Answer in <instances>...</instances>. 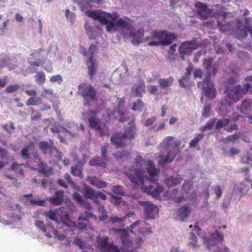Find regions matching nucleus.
<instances>
[{
	"label": "nucleus",
	"instance_id": "obj_19",
	"mask_svg": "<svg viewBox=\"0 0 252 252\" xmlns=\"http://www.w3.org/2000/svg\"><path fill=\"white\" fill-rule=\"evenodd\" d=\"M156 119L157 118L155 116L148 118L145 122L144 124V126L147 127L151 126V129L154 131H158L164 129L165 127L166 120H162L158 125H154Z\"/></svg>",
	"mask_w": 252,
	"mask_h": 252
},
{
	"label": "nucleus",
	"instance_id": "obj_44",
	"mask_svg": "<svg viewBox=\"0 0 252 252\" xmlns=\"http://www.w3.org/2000/svg\"><path fill=\"white\" fill-rule=\"evenodd\" d=\"M144 107V103L141 99H138L133 103L132 109L133 111H141Z\"/></svg>",
	"mask_w": 252,
	"mask_h": 252
},
{
	"label": "nucleus",
	"instance_id": "obj_7",
	"mask_svg": "<svg viewBox=\"0 0 252 252\" xmlns=\"http://www.w3.org/2000/svg\"><path fill=\"white\" fill-rule=\"evenodd\" d=\"M97 47L94 44H91L89 49L88 53L85 49L81 52L82 55L84 56H88V61L86 62L87 68L88 70V74L90 75V78L92 80L94 75L95 74L97 70V64L95 61L94 60V54L96 52Z\"/></svg>",
	"mask_w": 252,
	"mask_h": 252
},
{
	"label": "nucleus",
	"instance_id": "obj_33",
	"mask_svg": "<svg viewBox=\"0 0 252 252\" xmlns=\"http://www.w3.org/2000/svg\"><path fill=\"white\" fill-rule=\"evenodd\" d=\"M57 214L63 223L67 224V223L70 222L69 214L64 211L62 208H60L57 210Z\"/></svg>",
	"mask_w": 252,
	"mask_h": 252
},
{
	"label": "nucleus",
	"instance_id": "obj_62",
	"mask_svg": "<svg viewBox=\"0 0 252 252\" xmlns=\"http://www.w3.org/2000/svg\"><path fill=\"white\" fill-rule=\"evenodd\" d=\"M32 113L31 114V121H38L41 118V115L34 111L33 109H32Z\"/></svg>",
	"mask_w": 252,
	"mask_h": 252
},
{
	"label": "nucleus",
	"instance_id": "obj_40",
	"mask_svg": "<svg viewBox=\"0 0 252 252\" xmlns=\"http://www.w3.org/2000/svg\"><path fill=\"white\" fill-rule=\"evenodd\" d=\"M101 12H102L101 11L99 10H89L85 12V14L89 17L91 18L94 20H97Z\"/></svg>",
	"mask_w": 252,
	"mask_h": 252
},
{
	"label": "nucleus",
	"instance_id": "obj_32",
	"mask_svg": "<svg viewBox=\"0 0 252 252\" xmlns=\"http://www.w3.org/2000/svg\"><path fill=\"white\" fill-rule=\"evenodd\" d=\"M252 107V101L250 99H245L241 103L240 111L242 113L246 114L251 110Z\"/></svg>",
	"mask_w": 252,
	"mask_h": 252
},
{
	"label": "nucleus",
	"instance_id": "obj_15",
	"mask_svg": "<svg viewBox=\"0 0 252 252\" xmlns=\"http://www.w3.org/2000/svg\"><path fill=\"white\" fill-rule=\"evenodd\" d=\"M198 48L196 41L191 40L183 42L179 46L178 51L181 55H190L191 53Z\"/></svg>",
	"mask_w": 252,
	"mask_h": 252
},
{
	"label": "nucleus",
	"instance_id": "obj_51",
	"mask_svg": "<svg viewBox=\"0 0 252 252\" xmlns=\"http://www.w3.org/2000/svg\"><path fill=\"white\" fill-rule=\"evenodd\" d=\"M107 193L108 195H110L111 198L113 199V201H112V202L115 206L120 205L122 201V197L113 195L111 192H107Z\"/></svg>",
	"mask_w": 252,
	"mask_h": 252
},
{
	"label": "nucleus",
	"instance_id": "obj_43",
	"mask_svg": "<svg viewBox=\"0 0 252 252\" xmlns=\"http://www.w3.org/2000/svg\"><path fill=\"white\" fill-rule=\"evenodd\" d=\"M35 81L38 84H43L46 80L45 74L43 72H38L35 76Z\"/></svg>",
	"mask_w": 252,
	"mask_h": 252
},
{
	"label": "nucleus",
	"instance_id": "obj_29",
	"mask_svg": "<svg viewBox=\"0 0 252 252\" xmlns=\"http://www.w3.org/2000/svg\"><path fill=\"white\" fill-rule=\"evenodd\" d=\"M26 166L24 164H18L16 162H14L12 163L10 167V170L15 172V173L21 177H24V168Z\"/></svg>",
	"mask_w": 252,
	"mask_h": 252
},
{
	"label": "nucleus",
	"instance_id": "obj_27",
	"mask_svg": "<svg viewBox=\"0 0 252 252\" xmlns=\"http://www.w3.org/2000/svg\"><path fill=\"white\" fill-rule=\"evenodd\" d=\"M87 180L91 185L98 189L104 188L107 186V183L105 181L100 180L95 176H88Z\"/></svg>",
	"mask_w": 252,
	"mask_h": 252
},
{
	"label": "nucleus",
	"instance_id": "obj_11",
	"mask_svg": "<svg viewBox=\"0 0 252 252\" xmlns=\"http://www.w3.org/2000/svg\"><path fill=\"white\" fill-rule=\"evenodd\" d=\"M97 243L101 251L103 252H120L119 249L112 243H108L109 238L97 237Z\"/></svg>",
	"mask_w": 252,
	"mask_h": 252
},
{
	"label": "nucleus",
	"instance_id": "obj_14",
	"mask_svg": "<svg viewBox=\"0 0 252 252\" xmlns=\"http://www.w3.org/2000/svg\"><path fill=\"white\" fill-rule=\"evenodd\" d=\"M117 102L118 106V113L120 116L119 121L122 123L125 122L130 121L134 123L135 119L133 117H130V114L126 113V112H123L121 109V108L124 107L125 103V99L124 98L118 97L117 99Z\"/></svg>",
	"mask_w": 252,
	"mask_h": 252
},
{
	"label": "nucleus",
	"instance_id": "obj_42",
	"mask_svg": "<svg viewBox=\"0 0 252 252\" xmlns=\"http://www.w3.org/2000/svg\"><path fill=\"white\" fill-rule=\"evenodd\" d=\"M83 193L86 198L92 199L96 194V192L94 189L88 187L84 189Z\"/></svg>",
	"mask_w": 252,
	"mask_h": 252
},
{
	"label": "nucleus",
	"instance_id": "obj_56",
	"mask_svg": "<svg viewBox=\"0 0 252 252\" xmlns=\"http://www.w3.org/2000/svg\"><path fill=\"white\" fill-rule=\"evenodd\" d=\"M215 121L211 120L206 123V124L202 126L200 130L202 131H204L206 130L211 129L214 126Z\"/></svg>",
	"mask_w": 252,
	"mask_h": 252
},
{
	"label": "nucleus",
	"instance_id": "obj_59",
	"mask_svg": "<svg viewBox=\"0 0 252 252\" xmlns=\"http://www.w3.org/2000/svg\"><path fill=\"white\" fill-rule=\"evenodd\" d=\"M211 106L206 105L203 109L202 116L204 118H208L210 115Z\"/></svg>",
	"mask_w": 252,
	"mask_h": 252
},
{
	"label": "nucleus",
	"instance_id": "obj_48",
	"mask_svg": "<svg viewBox=\"0 0 252 252\" xmlns=\"http://www.w3.org/2000/svg\"><path fill=\"white\" fill-rule=\"evenodd\" d=\"M230 122V120L228 119H222L219 120L216 123V129H220L223 126H226Z\"/></svg>",
	"mask_w": 252,
	"mask_h": 252
},
{
	"label": "nucleus",
	"instance_id": "obj_34",
	"mask_svg": "<svg viewBox=\"0 0 252 252\" xmlns=\"http://www.w3.org/2000/svg\"><path fill=\"white\" fill-rule=\"evenodd\" d=\"M118 27H121L122 29H126L128 31H131L132 27L129 22H126L122 18L119 19L116 23Z\"/></svg>",
	"mask_w": 252,
	"mask_h": 252
},
{
	"label": "nucleus",
	"instance_id": "obj_28",
	"mask_svg": "<svg viewBox=\"0 0 252 252\" xmlns=\"http://www.w3.org/2000/svg\"><path fill=\"white\" fill-rule=\"evenodd\" d=\"M107 160H104V159L100 158V157H96L89 161V165L95 167H102L105 168L107 163Z\"/></svg>",
	"mask_w": 252,
	"mask_h": 252
},
{
	"label": "nucleus",
	"instance_id": "obj_10",
	"mask_svg": "<svg viewBox=\"0 0 252 252\" xmlns=\"http://www.w3.org/2000/svg\"><path fill=\"white\" fill-rule=\"evenodd\" d=\"M114 232L118 233L123 243L122 252H133V245L128 238V232L125 229H115Z\"/></svg>",
	"mask_w": 252,
	"mask_h": 252
},
{
	"label": "nucleus",
	"instance_id": "obj_26",
	"mask_svg": "<svg viewBox=\"0 0 252 252\" xmlns=\"http://www.w3.org/2000/svg\"><path fill=\"white\" fill-rule=\"evenodd\" d=\"M63 193L64 191L63 190H59L55 192L54 197L49 198V201L53 205H60L63 202Z\"/></svg>",
	"mask_w": 252,
	"mask_h": 252
},
{
	"label": "nucleus",
	"instance_id": "obj_55",
	"mask_svg": "<svg viewBox=\"0 0 252 252\" xmlns=\"http://www.w3.org/2000/svg\"><path fill=\"white\" fill-rule=\"evenodd\" d=\"M189 240H190V242H189V245L193 248L196 247L197 246L196 243L197 238L193 233H190Z\"/></svg>",
	"mask_w": 252,
	"mask_h": 252
},
{
	"label": "nucleus",
	"instance_id": "obj_50",
	"mask_svg": "<svg viewBox=\"0 0 252 252\" xmlns=\"http://www.w3.org/2000/svg\"><path fill=\"white\" fill-rule=\"evenodd\" d=\"M20 88V86L18 84L10 85L7 87L4 90L6 93H13L17 92Z\"/></svg>",
	"mask_w": 252,
	"mask_h": 252
},
{
	"label": "nucleus",
	"instance_id": "obj_5",
	"mask_svg": "<svg viewBox=\"0 0 252 252\" xmlns=\"http://www.w3.org/2000/svg\"><path fill=\"white\" fill-rule=\"evenodd\" d=\"M77 89L79 94L83 98L84 106L89 107L93 102L97 100V91L91 84L83 82Z\"/></svg>",
	"mask_w": 252,
	"mask_h": 252
},
{
	"label": "nucleus",
	"instance_id": "obj_58",
	"mask_svg": "<svg viewBox=\"0 0 252 252\" xmlns=\"http://www.w3.org/2000/svg\"><path fill=\"white\" fill-rule=\"evenodd\" d=\"M124 221L123 220V217H119L117 216H114L112 217H110L108 220V222H110L112 223H116L117 222H123Z\"/></svg>",
	"mask_w": 252,
	"mask_h": 252
},
{
	"label": "nucleus",
	"instance_id": "obj_41",
	"mask_svg": "<svg viewBox=\"0 0 252 252\" xmlns=\"http://www.w3.org/2000/svg\"><path fill=\"white\" fill-rule=\"evenodd\" d=\"M35 225L43 232H46L47 229L49 231L50 230H51V229H50V227H52V226L48 225L47 226H46L44 222L42 220L35 221Z\"/></svg>",
	"mask_w": 252,
	"mask_h": 252
},
{
	"label": "nucleus",
	"instance_id": "obj_16",
	"mask_svg": "<svg viewBox=\"0 0 252 252\" xmlns=\"http://www.w3.org/2000/svg\"><path fill=\"white\" fill-rule=\"evenodd\" d=\"M214 60L212 57L204 58L203 62V65L207 72L209 77L211 74L215 76L219 70V64L214 63L213 64Z\"/></svg>",
	"mask_w": 252,
	"mask_h": 252
},
{
	"label": "nucleus",
	"instance_id": "obj_18",
	"mask_svg": "<svg viewBox=\"0 0 252 252\" xmlns=\"http://www.w3.org/2000/svg\"><path fill=\"white\" fill-rule=\"evenodd\" d=\"M140 204L144 208V211L146 214L145 220L154 219L155 218V215L158 213V208L148 202H143Z\"/></svg>",
	"mask_w": 252,
	"mask_h": 252
},
{
	"label": "nucleus",
	"instance_id": "obj_39",
	"mask_svg": "<svg viewBox=\"0 0 252 252\" xmlns=\"http://www.w3.org/2000/svg\"><path fill=\"white\" fill-rule=\"evenodd\" d=\"M71 173L73 176L78 177L81 179L83 177L82 169L78 165H75L71 167Z\"/></svg>",
	"mask_w": 252,
	"mask_h": 252
},
{
	"label": "nucleus",
	"instance_id": "obj_57",
	"mask_svg": "<svg viewBox=\"0 0 252 252\" xmlns=\"http://www.w3.org/2000/svg\"><path fill=\"white\" fill-rule=\"evenodd\" d=\"M217 25L219 26L220 30L223 32L228 31L230 28V24L229 23L227 24L223 25L222 24L221 22L218 21Z\"/></svg>",
	"mask_w": 252,
	"mask_h": 252
},
{
	"label": "nucleus",
	"instance_id": "obj_49",
	"mask_svg": "<svg viewBox=\"0 0 252 252\" xmlns=\"http://www.w3.org/2000/svg\"><path fill=\"white\" fill-rule=\"evenodd\" d=\"M204 137V134H199L197 135L192 140H191L189 143V147H195L198 142L202 139V138Z\"/></svg>",
	"mask_w": 252,
	"mask_h": 252
},
{
	"label": "nucleus",
	"instance_id": "obj_13",
	"mask_svg": "<svg viewBox=\"0 0 252 252\" xmlns=\"http://www.w3.org/2000/svg\"><path fill=\"white\" fill-rule=\"evenodd\" d=\"M201 84L202 85V91L205 96L210 99L216 97V90L214 84L210 80H205L203 82H200L198 86Z\"/></svg>",
	"mask_w": 252,
	"mask_h": 252
},
{
	"label": "nucleus",
	"instance_id": "obj_31",
	"mask_svg": "<svg viewBox=\"0 0 252 252\" xmlns=\"http://www.w3.org/2000/svg\"><path fill=\"white\" fill-rule=\"evenodd\" d=\"M34 149V145L31 143L24 147L21 152V157L24 159H29L31 158L30 153Z\"/></svg>",
	"mask_w": 252,
	"mask_h": 252
},
{
	"label": "nucleus",
	"instance_id": "obj_23",
	"mask_svg": "<svg viewBox=\"0 0 252 252\" xmlns=\"http://www.w3.org/2000/svg\"><path fill=\"white\" fill-rule=\"evenodd\" d=\"M84 114L85 115L88 114L94 117L90 118L88 119L89 126L92 128L95 129V130H101L100 121L98 119L95 118L96 112L94 111L89 110L88 113H85Z\"/></svg>",
	"mask_w": 252,
	"mask_h": 252
},
{
	"label": "nucleus",
	"instance_id": "obj_37",
	"mask_svg": "<svg viewBox=\"0 0 252 252\" xmlns=\"http://www.w3.org/2000/svg\"><path fill=\"white\" fill-rule=\"evenodd\" d=\"M39 171L41 174L43 175L44 177H47L49 175L52 174V169L51 167L48 166L47 165L41 163V165L39 167Z\"/></svg>",
	"mask_w": 252,
	"mask_h": 252
},
{
	"label": "nucleus",
	"instance_id": "obj_46",
	"mask_svg": "<svg viewBox=\"0 0 252 252\" xmlns=\"http://www.w3.org/2000/svg\"><path fill=\"white\" fill-rule=\"evenodd\" d=\"M193 183L191 180H186L183 183L182 188L183 192L186 191L187 193L192 188Z\"/></svg>",
	"mask_w": 252,
	"mask_h": 252
},
{
	"label": "nucleus",
	"instance_id": "obj_1",
	"mask_svg": "<svg viewBox=\"0 0 252 252\" xmlns=\"http://www.w3.org/2000/svg\"><path fill=\"white\" fill-rule=\"evenodd\" d=\"M174 138L171 136H166L163 139L161 143L162 148L165 150H169L171 148L173 149L169 150L165 156L159 155V165L163 166L166 163L172 162L179 152V148L181 142L179 140L174 141Z\"/></svg>",
	"mask_w": 252,
	"mask_h": 252
},
{
	"label": "nucleus",
	"instance_id": "obj_45",
	"mask_svg": "<svg viewBox=\"0 0 252 252\" xmlns=\"http://www.w3.org/2000/svg\"><path fill=\"white\" fill-rule=\"evenodd\" d=\"M98 210L101 212V215H99V220L101 221H104L108 219V214L106 210H105L104 206L100 205L98 207Z\"/></svg>",
	"mask_w": 252,
	"mask_h": 252
},
{
	"label": "nucleus",
	"instance_id": "obj_9",
	"mask_svg": "<svg viewBox=\"0 0 252 252\" xmlns=\"http://www.w3.org/2000/svg\"><path fill=\"white\" fill-rule=\"evenodd\" d=\"M38 146L43 154L49 153L52 158H56L59 160L62 159V153L54 146L53 142L49 143L46 141H40Z\"/></svg>",
	"mask_w": 252,
	"mask_h": 252
},
{
	"label": "nucleus",
	"instance_id": "obj_47",
	"mask_svg": "<svg viewBox=\"0 0 252 252\" xmlns=\"http://www.w3.org/2000/svg\"><path fill=\"white\" fill-rule=\"evenodd\" d=\"M57 210L56 211L50 210L48 212H45L44 215L46 217L49 218L50 220L58 222Z\"/></svg>",
	"mask_w": 252,
	"mask_h": 252
},
{
	"label": "nucleus",
	"instance_id": "obj_52",
	"mask_svg": "<svg viewBox=\"0 0 252 252\" xmlns=\"http://www.w3.org/2000/svg\"><path fill=\"white\" fill-rule=\"evenodd\" d=\"M211 237L212 239L217 240L220 242H221L223 240V236L220 234L218 230H216L214 233L211 234Z\"/></svg>",
	"mask_w": 252,
	"mask_h": 252
},
{
	"label": "nucleus",
	"instance_id": "obj_25",
	"mask_svg": "<svg viewBox=\"0 0 252 252\" xmlns=\"http://www.w3.org/2000/svg\"><path fill=\"white\" fill-rule=\"evenodd\" d=\"M183 181L182 177L180 175H177L176 176H170L165 179V183L168 188L180 185Z\"/></svg>",
	"mask_w": 252,
	"mask_h": 252
},
{
	"label": "nucleus",
	"instance_id": "obj_24",
	"mask_svg": "<svg viewBox=\"0 0 252 252\" xmlns=\"http://www.w3.org/2000/svg\"><path fill=\"white\" fill-rule=\"evenodd\" d=\"M93 214L91 213L86 212L85 216H80L78 218L77 227L81 229L86 230L87 229L88 219L92 217Z\"/></svg>",
	"mask_w": 252,
	"mask_h": 252
},
{
	"label": "nucleus",
	"instance_id": "obj_20",
	"mask_svg": "<svg viewBox=\"0 0 252 252\" xmlns=\"http://www.w3.org/2000/svg\"><path fill=\"white\" fill-rule=\"evenodd\" d=\"M146 225H147V223L140 220H137L130 225V232L134 234H143L146 232H150V228L144 227Z\"/></svg>",
	"mask_w": 252,
	"mask_h": 252
},
{
	"label": "nucleus",
	"instance_id": "obj_30",
	"mask_svg": "<svg viewBox=\"0 0 252 252\" xmlns=\"http://www.w3.org/2000/svg\"><path fill=\"white\" fill-rule=\"evenodd\" d=\"M176 214L181 220L184 221L189 215V210L187 206L184 205L177 211Z\"/></svg>",
	"mask_w": 252,
	"mask_h": 252
},
{
	"label": "nucleus",
	"instance_id": "obj_61",
	"mask_svg": "<svg viewBox=\"0 0 252 252\" xmlns=\"http://www.w3.org/2000/svg\"><path fill=\"white\" fill-rule=\"evenodd\" d=\"M108 145H103L101 148V156L104 159V160L108 161V158L107 156Z\"/></svg>",
	"mask_w": 252,
	"mask_h": 252
},
{
	"label": "nucleus",
	"instance_id": "obj_36",
	"mask_svg": "<svg viewBox=\"0 0 252 252\" xmlns=\"http://www.w3.org/2000/svg\"><path fill=\"white\" fill-rule=\"evenodd\" d=\"M174 78L172 76H170L166 79H159L158 83L162 88H165L171 85L173 82Z\"/></svg>",
	"mask_w": 252,
	"mask_h": 252
},
{
	"label": "nucleus",
	"instance_id": "obj_2",
	"mask_svg": "<svg viewBox=\"0 0 252 252\" xmlns=\"http://www.w3.org/2000/svg\"><path fill=\"white\" fill-rule=\"evenodd\" d=\"M142 162V156L137 154L135 161L136 168L128 169L125 171L126 175L131 181L133 187L135 188H138L139 184H142L146 180L148 181V177L144 175L145 172L138 169L141 167Z\"/></svg>",
	"mask_w": 252,
	"mask_h": 252
},
{
	"label": "nucleus",
	"instance_id": "obj_3",
	"mask_svg": "<svg viewBox=\"0 0 252 252\" xmlns=\"http://www.w3.org/2000/svg\"><path fill=\"white\" fill-rule=\"evenodd\" d=\"M249 87L248 84L244 85L243 87H242L240 85H237L232 88H230L228 85H226L225 92L227 94V98L222 99L220 101L221 106H230L234 102L239 101L242 95L248 92Z\"/></svg>",
	"mask_w": 252,
	"mask_h": 252
},
{
	"label": "nucleus",
	"instance_id": "obj_63",
	"mask_svg": "<svg viewBox=\"0 0 252 252\" xmlns=\"http://www.w3.org/2000/svg\"><path fill=\"white\" fill-rule=\"evenodd\" d=\"M106 25V29L108 32H111L112 31H115V24L111 21H109L108 23L105 24Z\"/></svg>",
	"mask_w": 252,
	"mask_h": 252
},
{
	"label": "nucleus",
	"instance_id": "obj_35",
	"mask_svg": "<svg viewBox=\"0 0 252 252\" xmlns=\"http://www.w3.org/2000/svg\"><path fill=\"white\" fill-rule=\"evenodd\" d=\"M189 78L190 75L185 73L182 78L178 80L179 86L183 88H188L189 87Z\"/></svg>",
	"mask_w": 252,
	"mask_h": 252
},
{
	"label": "nucleus",
	"instance_id": "obj_4",
	"mask_svg": "<svg viewBox=\"0 0 252 252\" xmlns=\"http://www.w3.org/2000/svg\"><path fill=\"white\" fill-rule=\"evenodd\" d=\"M146 169L150 176V178L149 179H148V181L146 180L142 184H141V185H142L141 189L144 192H146L148 193L151 192L152 196L155 198H158L159 196L160 193L163 191V186H158V187L152 191L151 190L153 188H152L151 185H150L149 187L146 188L144 184L146 181H148L150 183H154L155 182V180L153 179V178L158 175L159 171L155 167V165L152 160H148L147 161ZM139 185H140V184H139Z\"/></svg>",
	"mask_w": 252,
	"mask_h": 252
},
{
	"label": "nucleus",
	"instance_id": "obj_54",
	"mask_svg": "<svg viewBox=\"0 0 252 252\" xmlns=\"http://www.w3.org/2000/svg\"><path fill=\"white\" fill-rule=\"evenodd\" d=\"M3 129L5 130L7 132L11 133L15 129V126L11 122H8L5 125L2 126Z\"/></svg>",
	"mask_w": 252,
	"mask_h": 252
},
{
	"label": "nucleus",
	"instance_id": "obj_6",
	"mask_svg": "<svg viewBox=\"0 0 252 252\" xmlns=\"http://www.w3.org/2000/svg\"><path fill=\"white\" fill-rule=\"evenodd\" d=\"M129 125L130 126L125 130L124 133H117L111 137V143L116 148L124 147L126 139H130L134 137L136 133V126L132 122H130Z\"/></svg>",
	"mask_w": 252,
	"mask_h": 252
},
{
	"label": "nucleus",
	"instance_id": "obj_21",
	"mask_svg": "<svg viewBox=\"0 0 252 252\" xmlns=\"http://www.w3.org/2000/svg\"><path fill=\"white\" fill-rule=\"evenodd\" d=\"M144 29L140 28L135 32H132V29L129 31L128 33H125L124 34L129 37L132 38V42L134 45H138L142 42L144 36Z\"/></svg>",
	"mask_w": 252,
	"mask_h": 252
},
{
	"label": "nucleus",
	"instance_id": "obj_12",
	"mask_svg": "<svg viewBox=\"0 0 252 252\" xmlns=\"http://www.w3.org/2000/svg\"><path fill=\"white\" fill-rule=\"evenodd\" d=\"M248 32L252 38V26H244L242 20L237 19L235 31L236 37L239 39H244L248 36Z\"/></svg>",
	"mask_w": 252,
	"mask_h": 252
},
{
	"label": "nucleus",
	"instance_id": "obj_60",
	"mask_svg": "<svg viewBox=\"0 0 252 252\" xmlns=\"http://www.w3.org/2000/svg\"><path fill=\"white\" fill-rule=\"evenodd\" d=\"M73 199L76 202H77L79 204L81 205L84 203L85 201L81 196V195L77 192H75L73 194Z\"/></svg>",
	"mask_w": 252,
	"mask_h": 252
},
{
	"label": "nucleus",
	"instance_id": "obj_22",
	"mask_svg": "<svg viewBox=\"0 0 252 252\" xmlns=\"http://www.w3.org/2000/svg\"><path fill=\"white\" fill-rule=\"evenodd\" d=\"M131 92L136 97H141L142 94L145 92V82L142 79H139L137 82L132 87Z\"/></svg>",
	"mask_w": 252,
	"mask_h": 252
},
{
	"label": "nucleus",
	"instance_id": "obj_38",
	"mask_svg": "<svg viewBox=\"0 0 252 252\" xmlns=\"http://www.w3.org/2000/svg\"><path fill=\"white\" fill-rule=\"evenodd\" d=\"M42 103V99L39 96L30 97L26 102V105L28 106L38 105Z\"/></svg>",
	"mask_w": 252,
	"mask_h": 252
},
{
	"label": "nucleus",
	"instance_id": "obj_64",
	"mask_svg": "<svg viewBox=\"0 0 252 252\" xmlns=\"http://www.w3.org/2000/svg\"><path fill=\"white\" fill-rule=\"evenodd\" d=\"M105 12H102L99 17V18L97 20L103 25L107 24L108 22L109 21V20H108L106 17L105 16Z\"/></svg>",
	"mask_w": 252,
	"mask_h": 252
},
{
	"label": "nucleus",
	"instance_id": "obj_17",
	"mask_svg": "<svg viewBox=\"0 0 252 252\" xmlns=\"http://www.w3.org/2000/svg\"><path fill=\"white\" fill-rule=\"evenodd\" d=\"M194 6L197 8V14L201 19H207L209 17L211 10L208 8L206 4L196 1Z\"/></svg>",
	"mask_w": 252,
	"mask_h": 252
},
{
	"label": "nucleus",
	"instance_id": "obj_53",
	"mask_svg": "<svg viewBox=\"0 0 252 252\" xmlns=\"http://www.w3.org/2000/svg\"><path fill=\"white\" fill-rule=\"evenodd\" d=\"M114 193L119 195H124L125 192L123 189L122 186L120 185L114 186L112 187V189Z\"/></svg>",
	"mask_w": 252,
	"mask_h": 252
},
{
	"label": "nucleus",
	"instance_id": "obj_8",
	"mask_svg": "<svg viewBox=\"0 0 252 252\" xmlns=\"http://www.w3.org/2000/svg\"><path fill=\"white\" fill-rule=\"evenodd\" d=\"M151 38L160 40L162 46H167L172 43L177 38L176 34L168 32L167 30H154L151 32Z\"/></svg>",
	"mask_w": 252,
	"mask_h": 252
}]
</instances>
